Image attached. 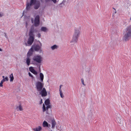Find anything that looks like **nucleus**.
Instances as JSON below:
<instances>
[{
	"instance_id": "38",
	"label": "nucleus",
	"mask_w": 131,
	"mask_h": 131,
	"mask_svg": "<svg viewBox=\"0 0 131 131\" xmlns=\"http://www.w3.org/2000/svg\"><path fill=\"white\" fill-rule=\"evenodd\" d=\"M130 19L131 20V16L130 17Z\"/></svg>"
},
{
	"instance_id": "5",
	"label": "nucleus",
	"mask_w": 131,
	"mask_h": 131,
	"mask_svg": "<svg viewBox=\"0 0 131 131\" xmlns=\"http://www.w3.org/2000/svg\"><path fill=\"white\" fill-rule=\"evenodd\" d=\"M42 44L41 42L39 41V44L35 45H33L32 47L35 51L38 52L40 53H42L43 51L41 49Z\"/></svg>"
},
{
	"instance_id": "24",
	"label": "nucleus",
	"mask_w": 131,
	"mask_h": 131,
	"mask_svg": "<svg viewBox=\"0 0 131 131\" xmlns=\"http://www.w3.org/2000/svg\"><path fill=\"white\" fill-rule=\"evenodd\" d=\"M59 93L61 97L62 98H63L64 97V95L63 94L62 91L60 90V91H59Z\"/></svg>"
},
{
	"instance_id": "32",
	"label": "nucleus",
	"mask_w": 131,
	"mask_h": 131,
	"mask_svg": "<svg viewBox=\"0 0 131 131\" xmlns=\"http://www.w3.org/2000/svg\"><path fill=\"white\" fill-rule=\"evenodd\" d=\"M31 21L32 22V23H33L34 21V19L33 18H31Z\"/></svg>"
},
{
	"instance_id": "8",
	"label": "nucleus",
	"mask_w": 131,
	"mask_h": 131,
	"mask_svg": "<svg viewBox=\"0 0 131 131\" xmlns=\"http://www.w3.org/2000/svg\"><path fill=\"white\" fill-rule=\"evenodd\" d=\"M36 87L37 90L39 91L42 89L43 87L44 84L43 82L40 81H37L36 84Z\"/></svg>"
},
{
	"instance_id": "14",
	"label": "nucleus",
	"mask_w": 131,
	"mask_h": 131,
	"mask_svg": "<svg viewBox=\"0 0 131 131\" xmlns=\"http://www.w3.org/2000/svg\"><path fill=\"white\" fill-rule=\"evenodd\" d=\"M56 125V123L54 120H52L51 123V128L52 129H53Z\"/></svg>"
},
{
	"instance_id": "10",
	"label": "nucleus",
	"mask_w": 131,
	"mask_h": 131,
	"mask_svg": "<svg viewBox=\"0 0 131 131\" xmlns=\"http://www.w3.org/2000/svg\"><path fill=\"white\" fill-rule=\"evenodd\" d=\"M40 93L42 97H45L47 95V93L46 90L45 88H43L40 91Z\"/></svg>"
},
{
	"instance_id": "20",
	"label": "nucleus",
	"mask_w": 131,
	"mask_h": 131,
	"mask_svg": "<svg viewBox=\"0 0 131 131\" xmlns=\"http://www.w3.org/2000/svg\"><path fill=\"white\" fill-rule=\"evenodd\" d=\"M9 78L10 79V81L11 82H12L14 79V77L12 73L9 75Z\"/></svg>"
},
{
	"instance_id": "2",
	"label": "nucleus",
	"mask_w": 131,
	"mask_h": 131,
	"mask_svg": "<svg viewBox=\"0 0 131 131\" xmlns=\"http://www.w3.org/2000/svg\"><path fill=\"white\" fill-rule=\"evenodd\" d=\"M43 60V58L41 55L37 54L34 55L32 59V63L35 65L41 63Z\"/></svg>"
},
{
	"instance_id": "23",
	"label": "nucleus",
	"mask_w": 131,
	"mask_h": 131,
	"mask_svg": "<svg viewBox=\"0 0 131 131\" xmlns=\"http://www.w3.org/2000/svg\"><path fill=\"white\" fill-rule=\"evenodd\" d=\"M17 109H18V110L20 111H22L23 110L21 106L20 105H19V106L17 107Z\"/></svg>"
},
{
	"instance_id": "37",
	"label": "nucleus",
	"mask_w": 131,
	"mask_h": 131,
	"mask_svg": "<svg viewBox=\"0 0 131 131\" xmlns=\"http://www.w3.org/2000/svg\"><path fill=\"white\" fill-rule=\"evenodd\" d=\"M2 51V50L1 48H0V51Z\"/></svg>"
},
{
	"instance_id": "9",
	"label": "nucleus",
	"mask_w": 131,
	"mask_h": 131,
	"mask_svg": "<svg viewBox=\"0 0 131 131\" xmlns=\"http://www.w3.org/2000/svg\"><path fill=\"white\" fill-rule=\"evenodd\" d=\"M40 17L39 15H37L36 16L34 19V25L36 27L38 26L40 23Z\"/></svg>"
},
{
	"instance_id": "21",
	"label": "nucleus",
	"mask_w": 131,
	"mask_h": 131,
	"mask_svg": "<svg viewBox=\"0 0 131 131\" xmlns=\"http://www.w3.org/2000/svg\"><path fill=\"white\" fill-rule=\"evenodd\" d=\"M46 2H49L51 1L54 4L56 3L57 2V0H44Z\"/></svg>"
},
{
	"instance_id": "16",
	"label": "nucleus",
	"mask_w": 131,
	"mask_h": 131,
	"mask_svg": "<svg viewBox=\"0 0 131 131\" xmlns=\"http://www.w3.org/2000/svg\"><path fill=\"white\" fill-rule=\"evenodd\" d=\"M58 46L56 45H54L50 47V49L52 50H55L57 49L58 48Z\"/></svg>"
},
{
	"instance_id": "31",
	"label": "nucleus",
	"mask_w": 131,
	"mask_h": 131,
	"mask_svg": "<svg viewBox=\"0 0 131 131\" xmlns=\"http://www.w3.org/2000/svg\"><path fill=\"white\" fill-rule=\"evenodd\" d=\"M40 36H41V35H40V34H39V33L37 35V36L39 37V38L40 37Z\"/></svg>"
},
{
	"instance_id": "15",
	"label": "nucleus",
	"mask_w": 131,
	"mask_h": 131,
	"mask_svg": "<svg viewBox=\"0 0 131 131\" xmlns=\"http://www.w3.org/2000/svg\"><path fill=\"white\" fill-rule=\"evenodd\" d=\"M29 69L30 71L35 75L37 74V72L34 69L33 67H30Z\"/></svg>"
},
{
	"instance_id": "7",
	"label": "nucleus",
	"mask_w": 131,
	"mask_h": 131,
	"mask_svg": "<svg viewBox=\"0 0 131 131\" xmlns=\"http://www.w3.org/2000/svg\"><path fill=\"white\" fill-rule=\"evenodd\" d=\"M29 35L30 37L27 41V43L31 45L32 44L34 39L33 33L31 31L29 32Z\"/></svg>"
},
{
	"instance_id": "11",
	"label": "nucleus",
	"mask_w": 131,
	"mask_h": 131,
	"mask_svg": "<svg viewBox=\"0 0 131 131\" xmlns=\"http://www.w3.org/2000/svg\"><path fill=\"white\" fill-rule=\"evenodd\" d=\"M42 126L44 127H47L49 128V131H52L51 129L50 128V124H48L46 121H44L43 122Z\"/></svg>"
},
{
	"instance_id": "1",
	"label": "nucleus",
	"mask_w": 131,
	"mask_h": 131,
	"mask_svg": "<svg viewBox=\"0 0 131 131\" xmlns=\"http://www.w3.org/2000/svg\"><path fill=\"white\" fill-rule=\"evenodd\" d=\"M123 39L125 41L131 38V25L127 27L124 30Z\"/></svg>"
},
{
	"instance_id": "30",
	"label": "nucleus",
	"mask_w": 131,
	"mask_h": 131,
	"mask_svg": "<svg viewBox=\"0 0 131 131\" xmlns=\"http://www.w3.org/2000/svg\"><path fill=\"white\" fill-rule=\"evenodd\" d=\"M28 74L29 76L32 77H33V76H32V75L31 74V73H30L29 72Z\"/></svg>"
},
{
	"instance_id": "28",
	"label": "nucleus",
	"mask_w": 131,
	"mask_h": 131,
	"mask_svg": "<svg viewBox=\"0 0 131 131\" xmlns=\"http://www.w3.org/2000/svg\"><path fill=\"white\" fill-rule=\"evenodd\" d=\"M62 85H60V87H59V91H60V90H61V91H62L61 89V87H62Z\"/></svg>"
},
{
	"instance_id": "18",
	"label": "nucleus",
	"mask_w": 131,
	"mask_h": 131,
	"mask_svg": "<svg viewBox=\"0 0 131 131\" xmlns=\"http://www.w3.org/2000/svg\"><path fill=\"white\" fill-rule=\"evenodd\" d=\"M121 116L119 115L117 116L116 118V121L119 124H121Z\"/></svg>"
},
{
	"instance_id": "22",
	"label": "nucleus",
	"mask_w": 131,
	"mask_h": 131,
	"mask_svg": "<svg viewBox=\"0 0 131 131\" xmlns=\"http://www.w3.org/2000/svg\"><path fill=\"white\" fill-rule=\"evenodd\" d=\"M41 30L44 32H46L48 31V29L45 27H42L41 28Z\"/></svg>"
},
{
	"instance_id": "6",
	"label": "nucleus",
	"mask_w": 131,
	"mask_h": 131,
	"mask_svg": "<svg viewBox=\"0 0 131 131\" xmlns=\"http://www.w3.org/2000/svg\"><path fill=\"white\" fill-rule=\"evenodd\" d=\"M50 107V100L49 99L46 100L45 102V104H43L42 108V111L44 112L47 111L48 109Z\"/></svg>"
},
{
	"instance_id": "13",
	"label": "nucleus",
	"mask_w": 131,
	"mask_h": 131,
	"mask_svg": "<svg viewBox=\"0 0 131 131\" xmlns=\"http://www.w3.org/2000/svg\"><path fill=\"white\" fill-rule=\"evenodd\" d=\"M31 61V59L30 57H27L25 59L26 62L28 66L29 65Z\"/></svg>"
},
{
	"instance_id": "17",
	"label": "nucleus",
	"mask_w": 131,
	"mask_h": 131,
	"mask_svg": "<svg viewBox=\"0 0 131 131\" xmlns=\"http://www.w3.org/2000/svg\"><path fill=\"white\" fill-rule=\"evenodd\" d=\"M32 129L34 131H40L42 130V127L40 126H39L37 127L33 128Z\"/></svg>"
},
{
	"instance_id": "26",
	"label": "nucleus",
	"mask_w": 131,
	"mask_h": 131,
	"mask_svg": "<svg viewBox=\"0 0 131 131\" xmlns=\"http://www.w3.org/2000/svg\"><path fill=\"white\" fill-rule=\"evenodd\" d=\"M81 83H82V84L84 86H85L86 85V84L84 83V80H83V79H81Z\"/></svg>"
},
{
	"instance_id": "36",
	"label": "nucleus",
	"mask_w": 131,
	"mask_h": 131,
	"mask_svg": "<svg viewBox=\"0 0 131 131\" xmlns=\"http://www.w3.org/2000/svg\"><path fill=\"white\" fill-rule=\"evenodd\" d=\"M27 25H27V23L26 22V27H27Z\"/></svg>"
},
{
	"instance_id": "34",
	"label": "nucleus",
	"mask_w": 131,
	"mask_h": 131,
	"mask_svg": "<svg viewBox=\"0 0 131 131\" xmlns=\"http://www.w3.org/2000/svg\"><path fill=\"white\" fill-rule=\"evenodd\" d=\"M3 16V15L2 14H1L0 13V17H2Z\"/></svg>"
},
{
	"instance_id": "35",
	"label": "nucleus",
	"mask_w": 131,
	"mask_h": 131,
	"mask_svg": "<svg viewBox=\"0 0 131 131\" xmlns=\"http://www.w3.org/2000/svg\"><path fill=\"white\" fill-rule=\"evenodd\" d=\"M2 78H3V79H5V77L4 76H2Z\"/></svg>"
},
{
	"instance_id": "33",
	"label": "nucleus",
	"mask_w": 131,
	"mask_h": 131,
	"mask_svg": "<svg viewBox=\"0 0 131 131\" xmlns=\"http://www.w3.org/2000/svg\"><path fill=\"white\" fill-rule=\"evenodd\" d=\"M42 99H41V101H40V104H41L42 103Z\"/></svg>"
},
{
	"instance_id": "12",
	"label": "nucleus",
	"mask_w": 131,
	"mask_h": 131,
	"mask_svg": "<svg viewBox=\"0 0 131 131\" xmlns=\"http://www.w3.org/2000/svg\"><path fill=\"white\" fill-rule=\"evenodd\" d=\"M33 52L34 50L31 47L28 51L27 54V56L30 57L33 54Z\"/></svg>"
},
{
	"instance_id": "3",
	"label": "nucleus",
	"mask_w": 131,
	"mask_h": 131,
	"mask_svg": "<svg viewBox=\"0 0 131 131\" xmlns=\"http://www.w3.org/2000/svg\"><path fill=\"white\" fill-rule=\"evenodd\" d=\"M34 5V8L35 9H37L39 6L40 3L39 2L37 1L36 0H31L29 3L27 2L26 9L27 10L29 9L32 6Z\"/></svg>"
},
{
	"instance_id": "19",
	"label": "nucleus",
	"mask_w": 131,
	"mask_h": 131,
	"mask_svg": "<svg viewBox=\"0 0 131 131\" xmlns=\"http://www.w3.org/2000/svg\"><path fill=\"white\" fill-rule=\"evenodd\" d=\"M44 78V75L41 73H40L39 74V79L40 82H43Z\"/></svg>"
},
{
	"instance_id": "4",
	"label": "nucleus",
	"mask_w": 131,
	"mask_h": 131,
	"mask_svg": "<svg viewBox=\"0 0 131 131\" xmlns=\"http://www.w3.org/2000/svg\"><path fill=\"white\" fill-rule=\"evenodd\" d=\"M81 33L80 31L78 29H74V33L73 35L71 42L76 43L78 40V38Z\"/></svg>"
},
{
	"instance_id": "29",
	"label": "nucleus",
	"mask_w": 131,
	"mask_h": 131,
	"mask_svg": "<svg viewBox=\"0 0 131 131\" xmlns=\"http://www.w3.org/2000/svg\"><path fill=\"white\" fill-rule=\"evenodd\" d=\"M4 36L7 39H8V37L5 33H4Z\"/></svg>"
},
{
	"instance_id": "27",
	"label": "nucleus",
	"mask_w": 131,
	"mask_h": 131,
	"mask_svg": "<svg viewBox=\"0 0 131 131\" xmlns=\"http://www.w3.org/2000/svg\"><path fill=\"white\" fill-rule=\"evenodd\" d=\"M3 80H2L1 81V82L0 83V87H2L3 86Z\"/></svg>"
},
{
	"instance_id": "25",
	"label": "nucleus",
	"mask_w": 131,
	"mask_h": 131,
	"mask_svg": "<svg viewBox=\"0 0 131 131\" xmlns=\"http://www.w3.org/2000/svg\"><path fill=\"white\" fill-rule=\"evenodd\" d=\"M8 77H6L5 78V79H3L2 80H3L4 81L3 82H4L6 81H8Z\"/></svg>"
}]
</instances>
